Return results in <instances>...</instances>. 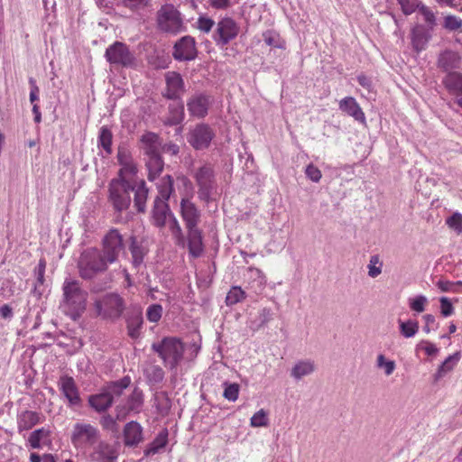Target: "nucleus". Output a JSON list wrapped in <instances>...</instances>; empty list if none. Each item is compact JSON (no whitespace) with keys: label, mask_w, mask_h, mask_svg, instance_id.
I'll return each instance as SVG.
<instances>
[{"label":"nucleus","mask_w":462,"mask_h":462,"mask_svg":"<svg viewBox=\"0 0 462 462\" xmlns=\"http://www.w3.org/2000/svg\"><path fill=\"white\" fill-rule=\"evenodd\" d=\"M339 108L348 116L354 117L356 121L365 123V114L354 97H347L343 98L339 102Z\"/></svg>","instance_id":"obj_25"},{"label":"nucleus","mask_w":462,"mask_h":462,"mask_svg":"<svg viewBox=\"0 0 462 462\" xmlns=\"http://www.w3.org/2000/svg\"><path fill=\"white\" fill-rule=\"evenodd\" d=\"M97 315L105 319H116L124 310V300L116 293H109L105 295L102 300H97L94 303Z\"/></svg>","instance_id":"obj_7"},{"label":"nucleus","mask_w":462,"mask_h":462,"mask_svg":"<svg viewBox=\"0 0 462 462\" xmlns=\"http://www.w3.org/2000/svg\"><path fill=\"white\" fill-rule=\"evenodd\" d=\"M131 384V378L125 376L122 379L107 383L104 390L108 395H110L112 402H114L115 398H118L123 394L125 389L129 387Z\"/></svg>","instance_id":"obj_32"},{"label":"nucleus","mask_w":462,"mask_h":462,"mask_svg":"<svg viewBox=\"0 0 462 462\" xmlns=\"http://www.w3.org/2000/svg\"><path fill=\"white\" fill-rule=\"evenodd\" d=\"M239 33L238 24L230 17H225L217 23L214 40L217 45L225 46Z\"/></svg>","instance_id":"obj_12"},{"label":"nucleus","mask_w":462,"mask_h":462,"mask_svg":"<svg viewBox=\"0 0 462 462\" xmlns=\"http://www.w3.org/2000/svg\"><path fill=\"white\" fill-rule=\"evenodd\" d=\"M141 143L145 156L161 153L162 142L158 134L152 132L145 133L141 138Z\"/></svg>","instance_id":"obj_23"},{"label":"nucleus","mask_w":462,"mask_h":462,"mask_svg":"<svg viewBox=\"0 0 462 462\" xmlns=\"http://www.w3.org/2000/svg\"><path fill=\"white\" fill-rule=\"evenodd\" d=\"M155 405L161 414H167L171 409V401L165 393L155 395Z\"/></svg>","instance_id":"obj_46"},{"label":"nucleus","mask_w":462,"mask_h":462,"mask_svg":"<svg viewBox=\"0 0 462 462\" xmlns=\"http://www.w3.org/2000/svg\"><path fill=\"white\" fill-rule=\"evenodd\" d=\"M152 349L156 352L171 369H175L181 361L184 353V346L177 337H164L162 340L152 345Z\"/></svg>","instance_id":"obj_3"},{"label":"nucleus","mask_w":462,"mask_h":462,"mask_svg":"<svg viewBox=\"0 0 462 462\" xmlns=\"http://www.w3.org/2000/svg\"><path fill=\"white\" fill-rule=\"evenodd\" d=\"M184 119V106L180 101L177 104H171L169 106V114L164 119L163 123L166 125H177Z\"/></svg>","instance_id":"obj_34"},{"label":"nucleus","mask_w":462,"mask_h":462,"mask_svg":"<svg viewBox=\"0 0 462 462\" xmlns=\"http://www.w3.org/2000/svg\"><path fill=\"white\" fill-rule=\"evenodd\" d=\"M167 432H162L160 433L156 439L152 442L149 448L145 450V455H154L156 454L161 448H164L167 444Z\"/></svg>","instance_id":"obj_44"},{"label":"nucleus","mask_w":462,"mask_h":462,"mask_svg":"<svg viewBox=\"0 0 462 462\" xmlns=\"http://www.w3.org/2000/svg\"><path fill=\"white\" fill-rule=\"evenodd\" d=\"M172 216L170 207L164 200H154L152 208V220L156 226H166L167 221Z\"/></svg>","instance_id":"obj_21"},{"label":"nucleus","mask_w":462,"mask_h":462,"mask_svg":"<svg viewBox=\"0 0 462 462\" xmlns=\"http://www.w3.org/2000/svg\"><path fill=\"white\" fill-rule=\"evenodd\" d=\"M156 23L160 31L169 34H178L186 29L181 14L171 4L162 5L157 11Z\"/></svg>","instance_id":"obj_4"},{"label":"nucleus","mask_w":462,"mask_h":462,"mask_svg":"<svg viewBox=\"0 0 462 462\" xmlns=\"http://www.w3.org/2000/svg\"><path fill=\"white\" fill-rule=\"evenodd\" d=\"M210 106V97L204 94L193 95L187 102L190 116L203 118L208 115Z\"/></svg>","instance_id":"obj_17"},{"label":"nucleus","mask_w":462,"mask_h":462,"mask_svg":"<svg viewBox=\"0 0 462 462\" xmlns=\"http://www.w3.org/2000/svg\"><path fill=\"white\" fill-rule=\"evenodd\" d=\"M146 167L148 170V180H155L162 171L164 162L160 154L146 156Z\"/></svg>","instance_id":"obj_33"},{"label":"nucleus","mask_w":462,"mask_h":462,"mask_svg":"<svg viewBox=\"0 0 462 462\" xmlns=\"http://www.w3.org/2000/svg\"><path fill=\"white\" fill-rule=\"evenodd\" d=\"M180 214L187 229L198 227L200 219V212L189 199H181Z\"/></svg>","instance_id":"obj_16"},{"label":"nucleus","mask_w":462,"mask_h":462,"mask_svg":"<svg viewBox=\"0 0 462 462\" xmlns=\"http://www.w3.org/2000/svg\"><path fill=\"white\" fill-rule=\"evenodd\" d=\"M459 63V54L450 50L442 51L438 59V67L445 71L458 68Z\"/></svg>","instance_id":"obj_26"},{"label":"nucleus","mask_w":462,"mask_h":462,"mask_svg":"<svg viewBox=\"0 0 462 462\" xmlns=\"http://www.w3.org/2000/svg\"><path fill=\"white\" fill-rule=\"evenodd\" d=\"M143 405V391L138 387H134L131 394L128 396L126 402L116 407V418L121 421L124 420L131 412L139 413Z\"/></svg>","instance_id":"obj_13"},{"label":"nucleus","mask_w":462,"mask_h":462,"mask_svg":"<svg viewBox=\"0 0 462 462\" xmlns=\"http://www.w3.org/2000/svg\"><path fill=\"white\" fill-rule=\"evenodd\" d=\"M40 422V414L33 411H22L17 418L19 431L29 430Z\"/></svg>","instance_id":"obj_27"},{"label":"nucleus","mask_w":462,"mask_h":462,"mask_svg":"<svg viewBox=\"0 0 462 462\" xmlns=\"http://www.w3.org/2000/svg\"><path fill=\"white\" fill-rule=\"evenodd\" d=\"M215 136L212 128L206 124H199L188 134L189 143L196 150L207 149Z\"/></svg>","instance_id":"obj_11"},{"label":"nucleus","mask_w":462,"mask_h":462,"mask_svg":"<svg viewBox=\"0 0 462 462\" xmlns=\"http://www.w3.org/2000/svg\"><path fill=\"white\" fill-rule=\"evenodd\" d=\"M174 180L171 175H165L162 177L157 184V189L159 195L155 199L167 200L171 198V196L174 193Z\"/></svg>","instance_id":"obj_35"},{"label":"nucleus","mask_w":462,"mask_h":462,"mask_svg":"<svg viewBox=\"0 0 462 462\" xmlns=\"http://www.w3.org/2000/svg\"><path fill=\"white\" fill-rule=\"evenodd\" d=\"M197 54L196 42L191 36H183L174 44L172 56L176 60H193L196 59Z\"/></svg>","instance_id":"obj_14"},{"label":"nucleus","mask_w":462,"mask_h":462,"mask_svg":"<svg viewBox=\"0 0 462 462\" xmlns=\"http://www.w3.org/2000/svg\"><path fill=\"white\" fill-rule=\"evenodd\" d=\"M117 420H119L116 416L114 418L109 414L103 416L100 420V424L103 429L110 430L112 432H118V424Z\"/></svg>","instance_id":"obj_52"},{"label":"nucleus","mask_w":462,"mask_h":462,"mask_svg":"<svg viewBox=\"0 0 462 462\" xmlns=\"http://www.w3.org/2000/svg\"><path fill=\"white\" fill-rule=\"evenodd\" d=\"M89 405L97 412H102L113 404L110 395L103 389L98 394L91 395L88 399Z\"/></svg>","instance_id":"obj_30"},{"label":"nucleus","mask_w":462,"mask_h":462,"mask_svg":"<svg viewBox=\"0 0 462 462\" xmlns=\"http://www.w3.org/2000/svg\"><path fill=\"white\" fill-rule=\"evenodd\" d=\"M134 189L131 180H113L109 185V199L116 211L128 208L131 203L130 192Z\"/></svg>","instance_id":"obj_6"},{"label":"nucleus","mask_w":462,"mask_h":462,"mask_svg":"<svg viewBox=\"0 0 462 462\" xmlns=\"http://www.w3.org/2000/svg\"><path fill=\"white\" fill-rule=\"evenodd\" d=\"M133 185L134 187V189H132V192L134 193V206L139 212H143L148 197V189L146 188L145 182L143 180H141L140 182Z\"/></svg>","instance_id":"obj_36"},{"label":"nucleus","mask_w":462,"mask_h":462,"mask_svg":"<svg viewBox=\"0 0 462 462\" xmlns=\"http://www.w3.org/2000/svg\"><path fill=\"white\" fill-rule=\"evenodd\" d=\"M109 262L97 248H88L83 251L78 261L79 276L82 279L89 280L98 273L107 270Z\"/></svg>","instance_id":"obj_2"},{"label":"nucleus","mask_w":462,"mask_h":462,"mask_svg":"<svg viewBox=\"0 0 462 462\" xmlns=\"http://www.w3.org/2000/svg\"><path fill=\"white\" fill-rule=\"evenodd\" d=\"M440 301V312L444 317L450 316L454 312V307L450 300L446 298L442 297L439 300Z\"/></svg>","instance_id":"obj_63"},{"label":"nucleus","mask_w":462,"mask_h":462,"mask_svg":"<svg viewBox=\"0 0 462 462\" xmlns=\"http://www.w3.org/2000/svg\"><path fill=\"white\" fill-rule=\"evenodd\" d=\"M420 14L423 15L425 21L431 26L435 25L436 18L434 14L425 5L419 6Z\"/></svg>","instance_id":"obj_64"},{"label":"nucleus","mask_w":462,"mask_h":462,"mask_svg":"<svg viewBox=\"0 0 462 462\" xmlns=\"http://www.w3.org/2000/svg\"><path fill=\"white\" fill-rule=\"evenodd\" d=\"M263 37L267 45L278 49L285 48V41L280 37V34L274 31L268 30L263 33Z\"/></svg>","instance_id":"obj_42"},{"label":"nucleus","mask_w":462,"mask_h":462,"mask_svg":"<svg viewBox=\"0 0 462 462\" xmlns=\"http://www.w3.org/2000/svg\"><path fill=\"white\" fill-rule=\"evenodd\" d=\"M398 3L402 13L406 15L412 14L420 6L418 0H398Z\"/></svg>","instance_id":"obj_58"},{"label":"nucleus","mask_w":462,"mask_h":462,"mask_svg":"<svg viewBox=\"0 0 462 462\" xmlns=\"http://www.w3.org/2000/svg\"><path fill=\"white\" fill-rule=\"evenodd\" d=\"M130 251L133 257V263L138 266L143 263L146 252L134 236H131Z\"/></svg>","instance_id":"obj_40"},{"label":"nucleus","mask_w":462,"mask_h":462,"mask_svg":"<svg viewBox=\"0 0 462 462\" xmlns=\"http://www.w3.org/2000/svg\"><path fill=\"white\" fill-rule=\"evenodd\" d=\"M376 365L378 368H382L384 371V374L391 375L395 369V362L393 360H387L383 354L378 355L376 358Z\"/></svg>","instance_id":"obj_50"},{"label":"nucleus","mask_w":462,"mask_h":462,"mask_svg":"<svg viewBox=\"0 0 462 462\" xmlns=\"http://www.w3.org/2000/svg\"><path fill=\"white\" fill-rule=\"evenodd\" d=\"M447 225L460 234L462 232V215L460 213H454L447 219Z\"/></svg>","instance_id":"obj_59"},{"label":"nucleus","mask_w":462,"mask_h":462,"mask_svg":"<svg viewBox=\"0 0 462 462\" xmlns=\"http://www.w3.org/2000/svg\"><path fill=\"white\" fill-rule=\"evenodd\" d=\"M166 90L164 97L168 99H180L185 92L184 82L180 73L169 71L165 74Z\"/></svg>","instance_id":"obj_15"},{"label":"nucleus","mask_w":462,"mask_h":462,"mask_svg":"<svg viewBox=\"0 0 462 462\" xmlns=\"http://www.w3.org/2000/svg\"><path fill=\"white\" fill-rule=\"evenodd\" d=\"M170 231L171 232L172 236L175 239L176 245L184 247L185 246V238L182 233V229L176 219V217L172 215L166 225Z\"/></svg>","instance_id":"obj_38"},{"label":"nucleus","mask_w":462,"mask_h":462,"mask_svg":"<svg viewBox=\"0 0 462 462\" xmlns=\"http://www.w3.org/2000/svg\"><path fill=\"white\" fill-rule=\"evenodd\" d=\"M316 369L314 361L300 360L297 362L291 371V376L295 380H300L304 376L311 374Z\"/></svg>","instance_id":"obj_31"},{"label":"nucleus","mask_w":462,"mask_h":462,"mask_svg":"<svg viewBox=\"0 0 462 462\" xmlns=\"http://www.w3.org/2000/svg\"><path fill=\"white\" fill-rule=\"evenodd\" d=\"M430 39V33L422 25H416L411 33V45L416 52L423 51Z\"/></svg>","instance_id":"obj_24"},{"label":"nucleus","mask_w":462,"mask_h":462,"mask_svg":"<svg viewBox=\"0 0 462 462\" xmlns=\"http://www.w3.org/2000/svg\"><path fill=\"white\" fill-rule=\"evenodd\" d=\"M51 435V430L45 428L33 430L28 439L30 446L32 448H40L42 443H45Z\"/></svg>","instance_id":"obj_37"},{"label":"nucleus","mask_w":462,"mask_h":462,"mask_svg":"<svg viewBox=\"0 0 462 462\" xmlns=\"http://www.w3.org/2000/svg\"><path fill=\"white\" fill-rule=\"evenodd\" d=\"M192 177L199 188V198L203 201L208 202L211 199L216 184L213 167L208 163L199 166L193 171Z\"/></svg>","instance_id":"obj_5"},{"label":"nucleus","mask_w":462,"mask_h":462,"mask_svg":"<svg viewBox=\"0 0 462 462\" xmlns=\"http://www.w3.org/2000/svg\"><path fill=\"white\" fill-rule=\"evenodd\" d=\"M187 231L189 253L192 257L198 258L202 255L204 251L202 233L198 227L187 229Z\"/></svg>","instance_id":"obj_22"},{"label":"nucleus","mask_w":462,"mask_h":462,"mask_svg":"<svg viewBox=\"0 0 462 462\" xmlns=\"http://www.w3.org/2000/svg\"><path fill=\"white\" fill-rule=\"evenodd\" d=\"M143 325L141 313H136L127 319V330L131 338H137L140 336V328Z\"/></svg>","instance_id":"obj_39"},{"label":"nucleus","mask_w":462,"mask_h":462,"mask_svg":"<svg viewBox=\"0 0 462 462\" xmlns=\"http://www.w3.org/2000/svg\"><path fill=\"white\" fill-rule=\"evenodd\" d=\"M459 359V353H456L452 356H449L445 359V361L439 367L437 372V377H442L446 373L451 371L454 368L455 364Z\"/></svg>","instance_id":"obj_45"},{"label":"nucleus","mask_w":462,"mask_h":462,"mask_svg":"<svg viewBox=\"0 0 462 462\" xmlns=\"http://www.w3.org/2000/svg\"><path fill=\"white\" fill-rule=\"evenodd\" d=\"M122 3L124 6L131 10H137L140 8L149 6L151 4V0H122Z\"/></svg>","instance_id":"obj_61"},{"label":"nucleus","mask_w":462,"mask_h":462,"mask_svg":"<svg viewBox=\"0 0 462 462\" xmlns=\"http://www.w3.org/2000/svg\"><path fill=\"white\" fill-rule=\"evenodd\" d=\"M62 291L61 306L67 315L77 320L86 310L88 293L82 289L80 282L74 279L64 281Z\"/></svg>","instance_id":"obj_1"},{"label":"nucleus","mask_w":462,"mask_h":462,"mask_svg":"<svg viewBox=\"0 0 462 462\" xmlns=\"http://www.w3.org/2000/svg\"><path fill=\"white\" fill-rule=\"evenodd\" d=\"M444 27L449 31H456L462 27V20L455 15H447L444 18Z\"/></svg>","instance_id":"obj_55"},{"label":"nucleus","mask_w":462,"mask_h":462,"mask_svg":"<svg viewBox=\"0 0 462 462\" xmlns=\"http://www.w3.org/2000/svg\"><path fill=\"white\" fill-rule=\"evenodd\" d=\"M124 442L127 447H136L143 439V428L137 421L132 420L125 425Z\"/></svg>","instance_id":"obj_20"},{"label":"nucleus","mask_w":462,"mask_h":462,"mask_svg":"<svg viewBox=\"0 0 462 462\" xmlns=\"http://www.w3.org/2000/svg\"><path fill=\"white\" fill-rule=\"evenodd\" d=\"M214 24L215 22L211 18L206 16H199L197 21V28L205 33L209 32Z\"/></svg>","instance_id":"obj_60"},{"label":"nucleus","mask_w":462,"mask_h":462,"mask_svg":"<svg viewBox=\"0 0 462 462\" xmlns=\"http://www.w3.org/2000/svg\"><path fill=\"white\" fill-rule=\"evenodd\" d=\"M427 302H428L427 298L423 295H420L414 299H411L409 305L412 310L420 313V312L424 311L425 305L427 304Z\"/></svg>","instance_id":"obj_54"},{"label":"nucleus","mask_w":462,"mask_h":462,"mask_svg":"<svg viewBox=\"0 0 462 462\" xmlns=\"http://www.w3.org/2000/svg\"><path fill=\"white\" fill-rule=\"evenodd\" d=\"M162 308L159 304H153L147 310V319L151 322H158L162 318Z\"/></svg>","instance_id":"obj_57"},{"label":"nucleus","mask_w":462,"mask_h":462,"mask_svg":"<svg viewBox=\"0 0 462 462\" xmlns=\"http://www.w3.org/2000/svg\"><path fill=\"white\" fill-rule=\"evenodd\" d=\"M102 254L109 263L117 261L121 253L124 252L125 244L123 236L116 228L110 229L103 238Z\"/></svg>","instance_id":"obj_9"},{"label":"nucleus","mask_w":462,"mask_h":462,"mask_svg":"<svg viewBox=\"0 0 462 462\" xmlns=\"http://www.w3.org/2000/svg\"><path fill=\"white\" fill-rule=\"evenodd\" d=\"M46 268V261L41 259L38 265L34 269V274L36 277L37 284L35 285L34 291H37L38 285H42L44 282V273Z\"/></svg>","instance_id":"obj_56"},{"label":"nucleus","mask_w":462,"mask_h":462,"mask_svg":"<svg viewBox=\"0 0 462 462\" xmlns=\"http://www.w3.org/2000/svg\"><path fill=\"white\" fill-rule=\"evenodd\" d=\"M368 275L372 278H375L382 273L383 263L380 260L379 255H372L367 265Z\"/></svg>","instance_id":"obj_47"},{"label":"nucleus","mask_w":462,"mask_h":462,"mask_svg":"<svg viewBox=\"0 0 462 462\" xmlns=\"http://www.w3.org/2000/svg\"><path fill=\"white\" fill-rule=\"evenodd\" d=\"M96 454L99 462H116L118 457L117 449L106 442L98 443Z\"/></svg>","instance_id":"obj_29"},{"label":"nucleus","mask_w":462,"mask_h":462,"mask_svg":"<svg viewBox=\"0 0 462 462\" xmlns=\"http://www.w3.org/2000/svg\"><path fill=\"white\" fill-rule=\"evenodd\" d=\"M117 159L122 166L119 171V180H130L137 171L136 165L134 162L130 152L125 148H119Z\"/></svg>","instance_id":"obj_18"},{"label":"nucleus","mask_w":462,"mask_h":462,"mask_svg":"<svg viewBox=\"0 0 462 462\" xmlns=\"http://www.w3.org/2000/svg\"><path fill=\"white\" fill-rule=\"evenodd\" d=\"M399 325L401 334L406 338L412 337L419 331V323L412 319H408L407 321L399 320Z\"/></svg>","instance_id":"obj_41"},{"label":"nucleus","mask_w":462,"mask_h":462,"mask_svg":"<svg viewBox=\"0 0 462 462\" xmlns=\"http://www.w3.org/2000/svg\"><path fill=\"white\" fill-rule=\"evenodd\" d=\"M305 173L307 177L314 182H319L321 179V171L318 167L313 164H309L306 168Z\"/></svg>","instance_id":"obj_62"},{"label":"nucleus","mask_w":462,"mask_h":462,"mask_svg":"<svg viewBox=\"0 0 462 462\" xmlns=\"http://www.w3.org/2000/svg\"><path fill=\"white\" fill-rule=\"evenodd\" d=\"M106 60L113 64L125 68L135 66V57L129 48L121 42H116L106 51Z\"/></svg>","instance_id":"obj_8"},{"label":"nucleus","mask_w":462,"mask_h":462,"mask_svg":"<svg viewBox=\"0 0 462 462\" xmlns=\"http://www.w3.org/2000/svg\"><path fill=\"white\" fill-rule=\"evenodd\" d=\"M145 374L150 382L161 383L164 377V372L159 365H151L145 370Z\"/></svg>","instance_id":"obj_48"},{"label":"nucleus","mask_w":462,"mask_h":462,"mask_svg":"<svg viewBox=\"0 0 462 462\" xmlns=\"http://www.w3.org/2000/svg\"><path fill=\"white\" fill-rule=\"evenodd\" d=\"M98 438V430L89 423H76L70 436L71 442L76 448L92 446Z\"/></svg>","instance_id":"obj_10"},{"label":"nucleus","mask_w":462,"mask_h":462,"mask_svg":"<svg viewBox=\"0 0 462 462\" xmlns=\"http://www.w3.org/2000/svg\"><path fill=\"white\" fill-rule=\"evenodd\" d=\"M443 84L449 93L457 97H462V74L459 72H449L444 79Z\"/></svg>","instance_id":"obj_28"},{"label":"nucleus","mask_w":462,"mask_h":462,"mask_svg":"<svg viewBox=\"0 0 462 462\" xmlns=\"http://www.w3.org/2000/svg\"><path fill=\"white\" fill-rule=\"evenodd\" d=\"M225 390L223 396L227 399L228 401L235 402L238 398L239 394V385L236 383H225Z\"/></svg>","instance_id":"obj_53"},{"label":"nucleus","mask_w":462,"mask_h":462,"mask_svg":"<svg viewBox=\"0 0 462 462\" xmlns=\"http://www.w3.org/2000/svg\"><path fill=\"white\" fill-rule=\"evenodd\" d=\"M250 425L254 428L258 427H265L268 425V414L263 410L261 409L257 412H255L251 420H250Z\"/></svg>","instance_id":"obj_51"},{"label":"nucleus","mask_w":462,"mask_h":462,"mask_svg":"<svg viewBox=\"0 0 462 462\" xmlns=\"http://www.w3.org/2000/svg\"><path fill=\"white\" fill-rule=\"evenodd\" d=\"M245 291L240 287H233L226 297V305H234L245 299Z\"/></svg>","instance_id":"obj_49"},{"label":"nucleus","mask_w":462,"mask_h":462,"mask_svg":"<svg viewBox=\"0 0 462 462\" xmlns=\"http://www.w3.org/2000/svg\"><path fill=\"white\" fill-rule=\"evenodd\" d=\"M112 138L113 134L107 126H102L99 133V145L106 151L107 154L112 152Z\"/></svg>","instance_id":"obj_43"},{"label":"nucleus","mask_w":462,"mask_h":462,"mask_svg":"<svg viewBox=\"0 0 462 462\" xmlns=\"http://www.w3.org/2000/svg\"><path fill=\"white\" fill-rule=\"evenodd\" d=\"M59 387L70 405H79L80 403L79 390L71 376H61L59 381Z\"/></svg>","instance_id":"obj_19"}]
</instances>
